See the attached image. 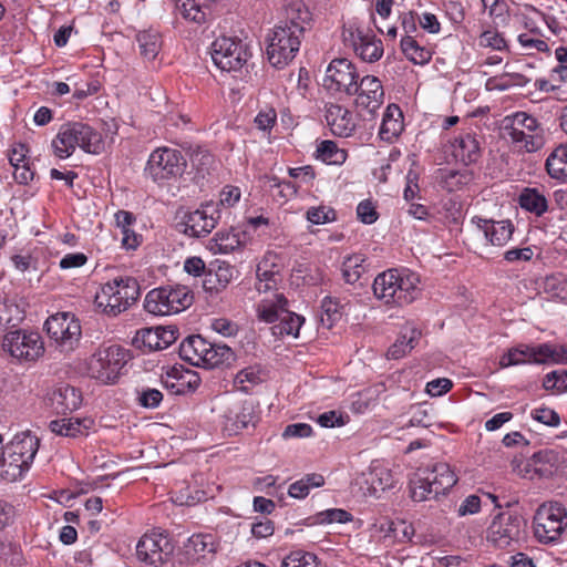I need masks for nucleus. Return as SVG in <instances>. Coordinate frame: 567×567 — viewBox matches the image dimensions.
I'll return each instance as SVG.
<instances>
[{
	"mask_svg": "<svg viewBox=\"0 0 567 567\" xmlns=\"http://www.w3.org/2000/svg\"><path fill=\"white\" fill-rule=\"evenodd\" d=\"M357 216L361 223L367 225L375 223L379 218V214L375 209V206L369 199L359 203L357 207Z\"/></svg>",
	"mask_w": 567,
	"mask_h": 567,
	"instance_id": "55",
	"label": "nucleus"
},
{
	"mask_svg": "<svg viewBox=\"0 0 567 567\" xmlns=\"http://www.w3.org/2000/svg\"><path fill=\"white\" fill-rule=\"evenodd\" d=\"M352 520V515L341 508H330L317 515V522L320 524L348 523Z\"/></svg>",
	"mask_w": 567,
	"mask_h": 567,
	"instance_id": "54",
	"label": "nucleus"
},
{
	"mask_svg": "<svg viewBox=\"0 0 567 567\" xmlns=\"http://www.w3.org/2000/svg\"><path fill=\"white\" fill-rule=\"evenodd\" d=\"M343 41L347 45L353 48L354 52L365 62H375L383 54L381 40L365 32L360 28L350 25L343 30Z\"/></svg>",
	"mask_w": 567,
	"mask_h": 567,
	"instance_id": "16",
	"label": "nucleus"
},
{
	"mask_svg": "<svg viewBox=\"0 0 567 567\" xmlns=\"http://www.w3.org/2000/svg\"><path fill=\"white\" fill-rule=\"evenodd\" d=\"M410 493L412 499L415 502H423L437 497V495L434 494L433 485L430 482L426 470L419 468L410 478Z\"/></svg>",
	"mask_w": 567,
	"mask_h": 567,
	"instance_id": "33",
	"label": "nucleus"
},
{
	"mask_svg": "<svg viewBox=\"0 0 567 567\" xmlns=\"http://www.w3.org/2000/svg\"><path fill=\"white\" fill-rule=\"evenodd\" d=\"M317 158L329 165H341L347 159L344 150H340L333 141H322L317 147Z\"/></svg>",
	"mask_w": 567,
	"mask_h": 567,
	"instance_id": "42",
	"label": "nucleus"
},
{
	"mask_svg": "<svg viewBox=\"0 0 567 567\" xmlns=\"http://www.w3.org/2000/svg\"><path fill=\"white\" fill-rule=\"evenodd\" d=\"M426 474L433 485L434 494H445L457 482V477L446 463H436L431 468L425 467Z\"/></svg>",
	"mask_w": 567,
	"mask_h": 567,
	"instance_id": "28",
	"label": "nucleus"
},
{
	"mask_svg": "<svg viewBox=\"0 0 567 567\" xmlns=\"http://www.w3.org/2000/svg\"><path fill=\"white\" fill-rule=\"evenodd\" d=\"M48 401L58 414H68L80 408L82 395L76 388L69 384H60L48 395Z\"/></svg>",
	"mask_w": 567,
	"mask_h": 567,
	"instance_id": "18",
	"label": "nucleus"
},
{
	"mask_svg": "<svg viewBox=\"0 0 567 567\" xmlns=\"http://www.w3.org/2000/svg\"><path fill=\"white\" fill-rule=\"evenodd\" d=\"M140 295V285L135 278L117 277L101 287L94 302L104 313L115 317L135 303Z\"/></svg>",
	"mask_w": 567,
	"mask_h": 567,
	"instance_id": "3",
	"label": "nucleus"
},
{
	"mask_svg": "<svg viewBox=\"0 0 567 567\" xmlns=\"http://www.w3.org/2000/svg\"><path fill=\"white\" fill-rule=\"evenodd\" d=\"M212 328L223 337H234L238 332V326L226 318H216L212 321Z\"/></svg>",
	"mask_w": 567,
	"mask_h": 567,
	"instance_id": "58",
	"label": "nucleus"
},
{
	"mask_svg": "<svg viewBox=\"0 0 567 567\" xmlns=\"http://www.w3.org/2000/svg\"><path fill=\"white\" fill-rule=\"evenodd\" d=\"M533 528L539 543H558L567 528V508L557 501L540 504L533 518Z\"/></svg>",
	"mask_w": 567,
	"mask_h": 567,
	"instance_id": "4",
	"label": "nucleus"
},
{
	"mask_svg": "<svg viewBox=\"0 0 567 567\" xmlns=\"http://www.w3.org/2000/svg\"><path fill=\"white\" fill-rule=\"evenodd\" d=\"M549 353L544 355V363L548 361L555 363H567V347L566 346H551L548 343Z\"/></svg>",
	"mask_w": 567,
	"mask_h": 567,
	"instance_id": "64",
	"label": "nucleus"
},
{
	"mask_svg": "<svg viewBox=\"0 0 567 567\" xmlns=\"http://www.w3.org/2000/svg\"><path fill=\"white\" fill-rule=\"evenodd\" d=\"M517 203L522 209L534 214L537 217L543 216L548 212V200L543 192L538 188L524 187L518 197Z\"/></svg>",
	"mask_w": 567,
	"mask_h": 567,
	"instance_id": "30",
	"label": "nucleus"
},
{
	"mask_svg": "<svg viewBox=\"0 0 567 567\" xmlns=\"http://www.w3.org/2000/svg\"><path fill=\"white\" fill-rule=\"evenodd\" d=\"M240 245L241 239L238 231H235L233 228L230 230H219L210 241V250L214 252L229 254L240 247Z\"/></svg>",
	"mask_w": 567,
	"mask_h": 567,
	"instance_id": "38",
	"label": "nucleus"
},
{
	"mask_svg": "<svg viewBox=\"0 0 567 567\" xmlns=\"http://www.w3.org/2000/svg\"><path fill=\"white\" fill-rule=\"evenodd\" d=\"M472 223L476 225L486 241L492 246H504L511 239L514 231L511 220L495 221L475 216Z\"/></svg>",
	"mask_w": 567,
	"mask_h": 567,
	"instance_id": "17",
	"label": "nucleus"
},
{
	"mask_svg": "<svg viewBox=\"0 0 567 567\" xmlns=\"http://www.w3.org/2000/svg\"><path fill=\"white\" fill-rule=\"evenodd\" d=\"M1 348L18 360L34 361L44 352V344L39 333L23 330L10 331L3 336Z\"/></svg>",
	"mask_w": 567,
	"mask_h": 567,
	"instance_id": "14",
	"label": "nucleus"
},
{
	"mask_svg": "<svg viewBox=\"0 0 567 567\" xmlns=\"http://www.w3.org/2000/svg\"><path fill=\"white\" fill-rule=\"evenodd\" d=\"M193 300L194 296L188 287L167 285L147 292L144 309L155 316H168L187 309Z\"/></svg>",
	"mask_w": 567,
	"mask_h": 567,
	"instance_id": "5",
	"label": "nucleus"
},
{
	"mask_svg": "<svg viewBox=\"0 0 567 567\" xmlns=\"http://www.w3.org/2000/svg\"><path fill=\"white\" fill-rule=\"evenodd\" d=\"M136 40L141 55L147 60H154L162 47L159 33L152 30L142 31L136 35Z\"/></svg>",
	"mask_w": 567,
	"mask_h": 567,
	"instance_id": "40",
	"label": "nucleus"
},
{
	"mask_svg": "<svg viewBox=\"0 0 567 567\" xmlns=\"http://www.w3.org/2000/svg\"><path fill=\"white\" fill-rule=\"evenodd\" d=\"M401 50L405 58L414 64H425L432 58L431 50L426 49L425 47H421L411 35H405L402 38Z\"/></svg>",
	"mask_w": 567,
	"mask_h": 567,
	"instance_id": "39",
	"label": "nucleus"
},
{
	"mask_svg": "<svg viewBox=\"0 0 567 567\" xmlns=\"http://www.w3.org/2000/svg\"><path fill=\"white\" fill-rule=\"evenodd\" d=\"M274 523L269 518H261L251 525V534L256 538H266L274 534Z\"/></svg>",
	"mask_w": 567,
	"mask_h": 567,
	"instance_id": "60",
	"label": "nucleus"
},
{
	"mask_svg": "<svg viewBox=\"0 0 567 567\" xmlns=\"http://www.w3.org/2000/svg\"><path fill=\"white\" fill-rule=\"evenodd\" d=\"M235 361V353L226 344L209 343L207 355L203 367L214 369L217 367H228Z\"/></svg>",
	"mask_w": 567,
	"mask_h": 567,
	"instance_id": "36",
	"label": "nucleus"
},
{
	"mask_svg": "<svg viewBox=\"0 0 567 567\" xmlns=\"http://www.w3.org/2000/svg\"><path fill=\"white\" fill-rule=\"evenodd\" d=\"M277 120L276 109H266L260 111L255 117V123L259 130L267 131L272 128Z\"/></svg>",
	"mask_w": 567,
	"mask_h": 567,
	"instance_id": "61",
	"label": "nucleus"
},
{
	"mask_svg": "<svg viewBox=\"0 0 567 567\" xmlns=\"http://www.w3.org/2000/svg\"><path fill=\"white\" fill-rule=\"evenodd\" d=\"M186 166V158L181 151L158 147L151 153L145 172L155 183H162L182 176Z\"/></svg>",
	"mask_w": 567,
	"mask_h": 567,
	"instance_id": "6",
	"label": "nucleus"
},
{
	"mask_svg": "<svg viewBox=\"0 0 567 567\" xmlns=\"http://www.w3.org/2000/svg\"><path fill=\"white\" fill-rule=\"evenodd\" d=\"M258 317L265 322L272 323L279 321L281 313L276 306L269 302H262L258 306Z\"/></svg>",
	"mask_w": 567,
	"mask_h": 567,
	"instance_id": "63",
	"label": "nucleus"
},
{
	"mask_svg": "<svg viewBox=\"0 0 567 567\" xmlns=\"http://www.w3.org/2000/svg\"><path fill=\"white\" fill-rule=\"evenodd\" d=\"M403 121L402 109H385L379 131L381 140L392 142L403 131Z\"/></svg>",
	"mask_w": 567,
	"mask_h": 567,
	"instance_id": "31",
	"label": "nucleus"
},
{
	"mask_svg": "<svg viewBox=\"0 0 567 567\" xmlns=\"http://www.w3.org/2000/svg\"><path fill=\"white\" fill-rule=\"evenodd\" d=\"M421 332L411 328L402 333L396 341L388 349L386 355L389 359L398 360L410 352L417 343Z\"/></svg>",
	"mask_w": 567,
	"mask_h": 567,
	"instance_id": "37",
	"label": "nucleus"
},
{
	"mask_svg": "<svg viewBox=\"0 0 567 567\" xmlns=\"http://www.w3.org/2000/svg\"><path fill=\"white\" fill-rule=\"evenodd\" d=\"M281 567H319V560L313 553L298 549L282 559Z\"/></svg>",
	"mask_w": 567,
	"mask_h": 567,
	"instance_id": "48",
	"label": "nucleus"
},
{
	"mask_svg": "<svg viewBox=\"0 0 567 567\" xmlns=\"http://www.w3.org/2000/svg\"><path fill=\"white\" fill-rule=\"evenodd\" d=\"M85 422L92 423L91 420L85 419L53 420L50 422L49 427L53 433L58 435L76 437L79 435H84L86 433L89 425H86Z\"/></svg>",
	"mask_w": 567,
	"mask_h": 567,
	"instance_id": "34",
	"label": "nucleus"
},
{
	"mask_svg": "<svg viewBox=\"0 0 567 567\" xmlns=\"http://www.w3.org/2000/svg\"><path fill=\"white\" fill-rule=\"evenodd\" d=\"M326 120L333 135L347 137L355 130L359 117L355 109H327Z\"/></svg>",
	"mask_w": 567,
	"mask_h": 567,
	"instance_id": "21",
	"label": "nucleus"
},
{
	"mask_svg": "<svg viewBox=\"0 0 567 567\" xmlns=\"http://www.w3.org/2000/svg\"><path fill=\"white\" fill-rule=\"evenodd\" d=\"M301 40L288 27L277 24L268 35L267 58L270 64L277 69L286 66L298 53Z\"/></svg>",
	"mask_w": 567,
	"mask_h": 567,
	"instance_id": "9",
	"label": "nucleus"
},
{
	"mask_svg": "<svg viewBox=\"0 0 567 567\" xmlns=\"http://www.w3.org/2000/svg\"><path fill=\"white\" fill-rule=\"evenodd\" d=\"M127 362V351L118 346L99 350L90 360L89 370L93 378L105 384L115 383Z\"/></svg>",
	"mask_w": 567,
	"mask_h": 567,
	"instance_id": "8",
	"label": "nucleus"
},
{
	"mask_svg": "<svg viewBox=\"0 0 567 567\" xmlns=\"http://www.w3.org/2000/svg\"><path fill=\"white\" fill-rule=\"evenodd\" d=\"M137 393V402L145 409H156L163 401V393L157 389L142 388Z\"/></svg>",
	"mask_w": 567,
	"mask_h": 567,
	"instance_id": "53",
	"label": "nucleus"
},
{
	"mask_svg": "<svg viewBox=\"0 0 567 567\" xmlns=\"http://www.w3.org/2000/svg\"><path fill=\"white\" fill-rule=\"evenodd\" d=\"M174 546L163 534H145L136 545V555L140 560L151 566H161L173 554Z\"/></svg>",
	"mask_w": 567,
	"mask_h": 567,
	"instance_id": "15",
	"label": "nucleus"
},
{
	"mask_svg": "<svg viewBox=\"0 0 567 567\" xmlns=\"http://www.w3.org/2000/svg\"><path fill=\"white\" fill-rule=\"evenodd\" d=\"M549 353L548 343L537 347L524 346L522 348L511 349L501 358L502 367L516 365L522 363H544V355Z\"/></svg>",
	"mask_w": 567,
	"mask_h": 567,
	"instance_id": "22",
	"label": "nucleus"
},
{
	"mask_svg": "<svg viewBox=\"0 0 567 567\" xmlns=\"http://www.w3.org/2000/svg\"><path fill=\"white\" fill-rule=\"evenodd\" d=\"M44 327L49 337L61 347L62 351L69 352L78 347L82 330L74 315L70 312L52 315L47 319Z\"/></svg>",
	"mask_w": 567,
	"mask_h": 567,
	"instance_id": "11",
	"label": "nucleus"
},
{
	"mask_svg": "<svg viewBox=\"0 0 567 567\" xmlns=\"http://www.w3.org/2000/svg\"><path fill=\"white\" fill-rule=\"evenodd\" d=\"M312 434V427L307 423H293L285 427L282 432L284 439H302L309 437Z\"/></svg>",
	"mask_w": 567,
	"mask_h": 567,
	"instance_id": "57",
	"label": "nucleus"
},
{
	"mask_svg": "<svg viewBox=\"0 0 567 567\" xmlns=\"http://www.w3.org/2000/svg\"><path fill=\"white\" fill-rule=\"evenodd\" d=\"M116 225L122 228L123 239L122 244L127 249H134L138 246L137 237L133 234V243H130V229L131 226L135 221V217L132 213L126 210H118L115 214Z\"/></svg>",
	"mask_w": 567,
	"mask_h": 567,
	"instance_id": "50",
	"label": "nucleus"
},
{
	"mask_svg": "<svg viewBox=\"0 0 567 567\" xmlns=\"http://www.w3.org/2000/svg\"><path fill=\"white\" fill-rule=\"evenodd\" d=\"M453 383L450 379L440 378L433 380L426 384V392L431 396H440L446 392H449L452 388Z\"/></svg>",
	"mask_w": 567,
	"mask_h": 567,
	"instance_id": "62",
	"label": "nucleus"
},
{
	"mask_svg": "<svg viewBox=\"0 0 567 567\" xmlns=\"http://www.w3.org/2000/svg\"><path fill=\"white\" fill-rule=\"evenodd\" d=\"M81 147L85 153L100 155L105 151V142L102 134L82 122H69L61 125L59 133L52 141L54 154L60 158H68L75 147Z\"/></svg>",
	"mask_w": 567,
	"mask_h": 567,
	"instance_id": "1",
	"label": "nucleus"
},
{
	"mask_svg": "<svg viewBox=\"0 0 567 567\" xmlns=\"http://www.w3.org/2000/svg\"><path fill=\"white\" fill-rule=\"evenodd\" d=\"M526 520L512 512L497 514L487 528V539L498 548H507L524 537Z\"/></svg>",
	"mask_w": 567,
	"mask_h": 567,
	"instance_id": "7",
	"label": "nucleus"
},
{
	"mask_svg": "<svg viewBox=\"0 0 567 567\" xmlns=\"http://www.w3.org/2000/svg\"><path fill=\"white\" fill-rule=\"evenodd\" d=\"M365 258L361 254L347 257L342 262V277L347 284L357 282L364 272Z\"/></svg>",
	"mask_w": 567,
	"mask_h": 567,
	"instance_id": "46",
	"label": "nucleus"
},
{
	"mask_svg": "<svg viewBox=\"0 0 567 567\" xmlns=\"http://www.w3.org/2000/svg\"><path fill=\"white\" fill-rule=\"evenodd\" d=\"M1 328L17 327L23 320V311L10 299L0 297Z\"/></svg>",
	"mask_w": 567,
	"mask_h": 567,
	"instance_id": "43",
	"label": "nucleus"
},
{
	"mask_svg": "<svg viewBox=\"0 0 567 567\" xmlns=\"http://www.w3.org/2000/svg\"><path fill=\"white\" fill-rule=\"evenodd\" d=\"M11 452L22 456L30 465L32 464L40 446L38 436L32 435L30 431L18 433L6 445Z\"/></svg>",
	"mask_w": 567,
	"mask_h": 567,
	"instance_id": "29",
	"label": "nucleus"
},
{
	"mask_svg": "<svg viewBox=\"0 0 567 567\" xmlns=\"http://www.w3.org/2000/svg\"><path fill=\"white\" fill-rule=\"evenodd\" d=\"M544 291L551 297L567 300V276L563 274H553L546 276L543 282Z\"/></svg>",
	"mask_w": 567,
	"mask_h": 567,
	"instance_id": "49",
	"label": "nucleus"
},
{
	"mask_svg": "<svg viewBox=\"0 0 567 567\" xmlns=\"http://www.w3.org/2000/svg\"><path fill=\"white\" fill-rule=\"evenodd\" d=\"M537 128V120L525 112H516L512 116H506L502 122V130L511 137L513 143L525 138L524 130L535 132Z\"/></svg>",
	"mask_w": 567,
	"mask_h": 567,
	"instance_id": "23",
	"label": "nucleus"
},
{
	"mask_svg": "<svg viewBox=\"0 0 567 567\" xmlns=\"http://www.w3.org/2000/svg\"><path fill=\"white\" fill-rule=\"evenodd\" d=\"M212 59L217 68L231 72L240 70L248 61L247 47L239 39L219 37L212 43Z\"/></svg>",
	"mask_w": 567,
	"mask_h": 567,
	"instance_id": "12",
	"label": "nucleus"
},
{
	"mask_svg": "<svg viewBox=\"0 0 567 567\" xmlns=\"http://www.w3.org/2000/svg\"><path fill=\"white\" fill-rule=\"evenodd\" d=\"M30 464L22 457L18 456L7 446H3L0 456V476L9 482L20 480L30 468Z\"/></svg>",
	"mask_w": 567,
	"mask_h": 567,
	"instance_id": "25",
	"label": "nucleus"
},
{
	"mask_svg": "<svg viewBox=\"0 0 567 567\" xmlns=\"http://www.w3.org/2000/svg\"><path fill=\"white\" fill-rule=\"evenodd\" d=\"M358 76L357 69L351 61L344 58L334 59L326 70L322 87L330 95L339 99L343 95H353Z\"/></svg>",
	"mask_w": 567,
	"mask_h": 567,
	"instance_id": "10",
	"label": "nucleus"
},
{
	"mask_svg": "<svg viewBox=\"0 0 567 567\" xmlns=\"http://www.w3.org/2000/svg\"><path fill=\"white\" fill-rule=\"evenodd\" d=\"M478 45L481 48L492 49L496 51H506L508 49L507 42L497 30H486L478 37Z\"/></svg>",
	"mask_w": 567,
	"mask_h": 567,
	"instance_id": "51",
	"label": "nucleus"
},
{
	"mask_svg": "<svg viewBox=\"0 0 567 567\" xmlns=\"http://www.w3.org/2000/svg\"><path fill=\"white\" fill-rule=\"evenodd\" d=\"M353 94L357 95L355 106H380L383 103L384 90L381 81L372 75L355 82Z\"/></svg>",
	"mask_w": 567,
	"mask_h": 567,
	"instance_id": "19",
	"label": "nucleus"
},
{
	"mask_svg": "<svg viewBox=\"0 0 567 567\" xmlns=\"http://www.w3.org/2000/svg\"><path fill=\"white\" fill-rule=\"evenodd\" d=\"M305 322V318L297 313H286L281 315L279 319V323L275 324L272 329V333L276 337H285L292 336L297 338L299 336V330Z\"/></svg>",
	"mask_w": 567,
	"mask_h": 567,
	"instance_id": "41",
	"label": "nucleus"
},
{
	"mask_svg": "<svg viewBox=\"0 0 567 567\" xmlns=\"http://www.w3.org/2000/svg\"><path fill=\"white\" fill-rule=\"evenodd\" d=\"M227 419L238 431L248 427L250 424L255 425L257 416L252 403L246 401L236 411H230Z\"/></svg>",
	"mask_w": 567,
	"mask_h": 567,
	"instance_id": "45",
	"label": "nucleus"
},
{
	"mask_svg": "<svg viewBox=\"0 0 567 567\" xmlns=\"http://www.w3.org/2000/svg\"><path fill=\"white\" fill-rule=\"evenodd\" d=\"M182 17L197 24L204 23L210 13L208 0H175Z\"/></svg>",
	"mask_w": 567,
	"mask_h": 567,
	"instance_id": "32",
	"label": "nucleus"
},
{
	"mask_svg": "<svg viewBox=\"0 0 567 567\" xmlns=\"http://www.w3.org/2000/svg\"><path fill=\"white\" fill-rule=\"evenodd\" d=\"M546 169L551 178H567V143L558 145L546 159Z\"/></svg>",
	"mask_w": 567,
	"mask_h": 567,
	"instance_id": "35",
	"label": "nucleus"
},
{
	"mask_svg": "<svg viewBox=\"0 0 567 567\" xmlns=\"http://www.w3.org/2000/svg\"><path fill=\"white\" fill-rule=\"evenodd\" d=\"M419 278L415 274H401L398 269H389L379 274L372 285L374 296L388 305L404 306L417 296Z\"/></svg>",
	"mask_w": 567,
	"mask_h": 567,
	"instance_id": "2",
	"label": "nucleus"
},
{
	"mask_svg": "<svg viewBox=\"0 0 567 567\" xmlns=\"http://www.w3.org/2000/svg\"><path fill=\"white\" fill-rule=\"evenodd\" d=\"M321 323L331 329L342 318V306L338 298L327 296L321 302Z\"/></svg>",
	"mask_w": 567,
	"mask_h": 567,
	"instance_id": "44",
	"label": "nucleus"
},
{
	"mask_svg": "<svg viewBox=\"0 0 567 567\" xmlns=\"http://www.w3.org/2000/svg\"><path fill=\"white\" fill-rule=\"evenodd\" d=\"M132 344L143 351H157L159 350L158 331L156 328H144L137 330Z\"/></svg>",
	"mask_w": 567,
	"mask_h": 567,
	"instance_id": "47",
	"label": "nucleus"
},
{
	"mask_svg": "<svg viewBox=\"0 0 567 567\" xmlns=\"http://www.w3.org/2000/svg\"><path fill=\"white\" fill-rule=\"evenodd\" d=\"M235 271V268L225 261L213 262L207 269L203 286L207 291L217 293L229 285Z\"/></svg>",
	"mask_w": 567,
	"mask_h": 567,
	"instance_id": "24",
	"label": "nucleus"
},
{
	"mask_svg": "<svg viewBox=\"0 0 567 567\" xmlns=\"http://www.w3.org/2000/svg\"><path fill=\"white\" fill-rule=\"evenodd\" d=\"M306 216L310 223L315 225H321L336 220L337 214L336 210L331 207L319 206L310 207L307 210Z\"/></svg>",
	"mask_w": 567,
	"mask_h": 567,
	"instance_id": "52",
	"label": "nucleus"
},
{
	"mask_svg": "<svg viewBox=\"0 0 567 567\" xmlns=\"http://www.w3.org/2000/svg\"><path fill=\"white\" fill-rule=\"evenodd\" d=\"M453 155L464 165L477 163L482 156L480 142L471 134H464L452 143Z\"/></svg>",
	"mask_w": 567,
	"mask_h": 567,
	"instance_id": "27",
	"label": "nucleus"
},
{
	"mask_svg": "<svg viewBox=\"0 0 567 567\" xmlns=\"http://www.w3.org/2000/svg\"><path fill=\"white\" fill-rule=\"evenodd\" d=\"M207 499V493L205 491L196 489L194 494L189 493V488L187 487L185 491H181L179 495L176 496V501L179 502L181 505L193 506L197 503L204 502Z\"/></svg>",
	"mask_w": 567,
	"mask_h": 567,
	"instance_id": "59",
	"label": "nucleus"
},
{
	"mask_svg": "<svg viewBox=\"0 0 567 567\" xmlns=\"http://www.w3.org/2000/svg\"><path fill=\"white\" fill-rule=\"evenodd\" d=\"M219 218L217 205L207 203L193 212H184L176 227L186 236L200 238L216 227Z\"/></svg>",
	"mask_w": 567,
	"mask_h": 567,
	"instance_id": "13",
	"label": "nucleus"
},
{
	"mask_svg": "<svg viewBox=\"0 0 567 567\" xmlns=\"http://www.w3.org/2000/svg\"><path fill=\"white\" fill-rule=\"evenodd\" d=\"M209 342L200 336H189L179 344V357L195 367H203Z\"/></svg>",
	"mask_w": 567,
	"mask_h": 567,
	"instance_id": "26",
	"label": "nucleus"
},
{
	"mask_svg": "<svg viewBox=\"0 0 567 567\" xmlns=\"http://www.w3.org/2000/svg\"><path fill=\"white\" fill-rule=\"evenodd\" d=\"M312 14L302 1H295L287 6L285 19L278 24L288 27L296 35L303 39L306 30L310 27Z\"/></svg>",
	"mask_w": 567,
	"mask_h": 567,
	"instance_id": "20",
	"label": "nucleus"
},
{
	"mask_svg": "<svg viewBox=\"0 0 567 567\" xmlns=\"http://www.w3.org/2000/svg\"><path fill=\"white\" fill-rule=\"evenodd\" d=\"M532 416L534 420H536L545 425H548V426L556 427L560 424L559 414L549 408L535 409L532 412Z\"/></svg>",
	"mask_w": 567,
	"mask_h": 567,
	"instance_id": "56",
	"label": "nucleus"
}]
</instances>
